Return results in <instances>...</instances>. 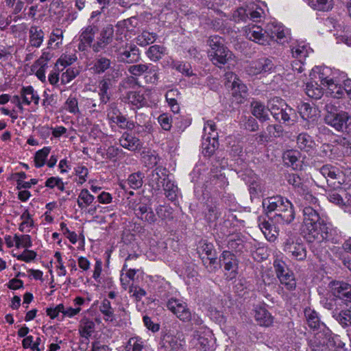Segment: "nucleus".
<instances>
[{
  "label": "nucleus",
  "mask_w": 351,
  "mask_h": 351,
  "mask_svg": "<svg viewBox=\"0 0 351 351\" xmlns=\"http://www.w3.org/2000/svg\"><path fill=\"white\" fill-rule=\"evenodd\" d=\"M144 178V173L143 172L138 171L130 174L126 182L130 188L133 189H138L143 185Z\"/></svg>",
  "instance_id": "09e8293b"
},
{
  "label": "nucleus",
  "mask_w": 351,
  "mask_h": 351,
  "mask_svg": "<svg viewBox=\"0 0 351 351\" xmlns=\"http://www.w3.org/2000/svg\"><path fill=\"white\" fill-rule=\"evenodd\" d=\"M282 104H286V103L282 99L277 97L271 98L268 101L267 110L275 119H278L280 109L283 107Z\"/></svg>",
  "instance_id": "49530a36"
},
{
  "label": "nucleus",
  "mask_w": 351,
  "mask_h": 351,
  "mask_svg": "<svg viewBox=\"0 0 351 351\" xmlns=\"http://www.w3.org/2000/svg\"><path fill=\"white\" fill-rule=\"evenodd\" d=\"M305 93L309 97L314 99H319L323 95L322 88L317 84V82L306 83Z\"/></svg>",
  "instance_id": "37998d69"
},
{
  "label": "nucleus",
  "mask_w": 351,
  "mask_h": 351,
  "mask_svg": "<svg viewBox=\"0 0 351 351\" xmlns=\"http://www.w3.org/2000/svg\"><path fill=\"white\" fill-rule=\"evenodd\" d=\"M291 51L292 56L294 58L303 60L311 52V48L304 44H298L296 45L292 46Z\"/></svg>",
  "instance_id": "79ce46f5"
},
{
  "label": "nucleus",
  "mask_w": 351,
  "mask_h": 351,
  "mask_svg": "<svg viewBox=\"0 0 351 351\" xmlns=\"http://www.w3.org/2000/svg\"><path fill=\"white\" fill-rule=\"evenodd\" d=\"M124 99L125 102L136 108H140L147 104V101L143 94L139 91H129Z\"/></svg>",
  "instance_id": "c756f323"
},
{
  "label": "nucleus",
  "mask_w": 351,
  "mask_h": 351,
  "mask_svg": "<svg viewBox=\"0 0 351 351\" xmlns=\"http://www.w3.org/2000/svg\"><path fill=\"white\" fill-rule=\"evenodd\" d=\"M168 170L162 166H158L151 173L149 183L155 191H160L162 184L169 179Z\"/></svg>",
  "instance_id": "dca6fc26"
},
{
  "label": "nucleus",
  "mask_w": 351,
  "mask_h": 351,
  "mask_svg": "<svg viewBox=\"0 0 351 351\" xmlns=\"http://www.w3.org/2000/svg\"><path fill=\"white\" fill-rule=\"evenodd\" d=\"M76 60L77 56L75 54H63L57 60L55 67L57 68L58 71H60L59 65L62 66L63 68L61 69V71H62L64 68L72 64Z\"/></svg>",
  "instance_id": "4d7b16f0"
},
{
  "label": "nucleus",
  "mask_w": 351,
  "mask_h": 351,
  "mask_svg": "<svg viewBox=\"0 0 351 351\" xmlns=\"http://www.w3.org/2000/svg\"><path fill=\"white\" fill-rule=\"evenodd\" d=\"M251 245L252 243L247 242L245 238L240 234L231 235L227 243L229 250L239 254L247 252Z\"/></svg>",
  "instance_id": "a211bd4d"
},
{
  "label": "nucleus",
  "mask_w": 351,
  "mask_h": 351,
  "mask_svg": "<svg viewBox=\"0 0 351 351\" xmlns=\"http://www.w3.org/2000/svg\"><path fill=\"white\" fill-rule=\"evenodd\" d=\"M283 107L280 108L278 119L276 121L285 123L287 125H292L296 122L297 113L295 109L286 104H282Z\"/></svg>",
  "instance_id": "a878e982"
},
{
  "label": "nucleus",
  "mask_w": 351,
  "mask_h": 351,
  "mask_svg": "<svg viewBox=\"0 0 351 351\" xmlns=\"http://www.w3.org/2000/svg\"><path fill=\"white\" fill-rule=\"evenodd\" d=\"M304 193H299L298 194L301 195L303 199L305 201V204H309L308 206H312L313 207H317V202L318 199L315 197L308 190V188L306 186L304 188Z\"/></svg>",
  "instance_id": "e2e57ef3"
},
{
  "label": "nucleus",
  "mask_w": 351,
  "mask_h": 351,
  "mask_svg": "<svg viewBox=\"0 0 351 351\" xmlns=\"http://www.w3.org/2000/svg\"><path fill=\"white\" fill-rule=\"evenodd\" d=\"M119 144L123 148L132 152L140 150L143 147L139 138L127 132H123L120 137Z\"/></svg>",
  "instance_id": "b1692460"
},
{
  "label": "nucleus",
  "mask_w": 351,
  "mask_h": 351,
  "mask_svg": "<svg viewBox=\"0 0 351 351\" xmlns=\"http://www.w3.org/2000/svg\"><path fill=\"white\" fill-rule=\"evenodd\" d=\"M252 113L260 121L264 122L269 119L267 106L258 101H252L251 104Z\"/></svg>",
  "instance_id": "7c9ffc66"
},
{
  "label": "nucleus",
  "mask_w": 351,
  "mask_h": 351,
  "mask_svg": "<svg viewBox=\"0 0 351 351\" xmlns=\"http://www.w3.org/2000/svg\"><path fill=\"white\" fill-rule=\"evenodd\" d=\"M304 232L308 242L321 243L324 241H332L336 230L332 228V224L324 220L319 225L316 223L311 228L304 230Z\"/></svg>",
  "instance_id": "39448f33"
},
{
  "label": "nucleus",
  "mask_w": 351,
  "mask_h": 351,
  "mask_svg": "<svg viewBox=\"0 0 351 351\" xmlns=\"http://www.w3.org/2000/svg\"><path fill=\"white\" fill-rule=\"evenodd\" d=\"M298 112L301 117L307 121V128L313 125L319 117L318 110L308 103H302L298 106Z\"/></svg>",
  "instance_id": "6ab92c4d"
},
{
  "label": "nucleus",
  "mask_w": 351,
  "mask_h": 351,
  "mask_svg": "<svg viewBox=\"0 0 351 351\" xmlns=\"http://www.w3.org/2000/svg\"><path fill=\"white\" fill-rule=\"evenodd\" d=\"M162 187L168 199L173 202L177 199L178 188L173 181L171 180L169 178L167 179L162 184Z\"/></svg>",
  "instance_id": "ea45409f"
},
{
  "label": "nucleus",
  "mask_w": 351,
  "mask_h": 351,
  "mask_svg": "<svg viewBox=\"0 0 351 351\" xmlns=\"http://www.w3.org/2000/svg\"><path fill=\"white\" fill-rule=\"evenodd\" d=\"M318 71H313V76L315 79H318V81L320 82L321 84L326 86L328 83L331 82L332 80V77H330L327 75V73L329 72V69L326 68L323 69H317Z\"/></svg>",
  "instance_id": "052dcab7"
},
{
  "label": "nucleus",
  "mask_w": 351,
  "mask_h": 351,
  "mask_svg": "<svg viewBox=\"0 0 351 351\" xmlns=\"http://www.w3.org/2000/svg\"><path fill=\"white\" fill-rule=\"evenodd\" d=\"M119 61L124 63L137 62L141 59L139 49L134 44L126 43L125 47L117 49Z\"/></svg>",
  "instance_id": "9d476101"
},
{
  "label": "nucleus",
  "mask_w": 351,
  "mask_h": 351,
  "mask_svg": "<svg viewBox=\"0 0 351 351\" xmlns=\"http://www.w3.org/2000/svg\"><path fill=\"white\" fill-rule=\"evenodd\" d=\"M304 315L306 319L308 326L313 329H318L322 327V324L319 321L317 313L311 308L305 309Z\"/></svg>",
  "instance_id": "de8ad7c7"
},
{
  "label": "nucleus",
  "mask_w": 351,
  "mask_h": 351,
  "mask_svg": "<svg viewBox=\"0 0 351 351\" xmlns=\"http://www.w3.org/2000/svg\"><path fill=\"white\" fill-rule=\"evenodd\" d=\"M167 308L182 322L191 319V313L186 302L176 298H171L167 303Z\"/></svg>",
  "instance_id": "9b49d317"
},
{
  "label": "nucleus",
  "mask_w": 351,
  "mask_h": 351,
  "mask_svg": "<svg viewBox=\"0 0 351 351\" xmlns=\"http://www.w3.org/2000/svg\"><path fill=\"white\" fill-rule=\"evenodd\" d=\"M324 219H322L317 210V207L312 206H306L303 209V231L311 228V226L320 222Z\"/></svg>",
  "instance_id": "f3484780"
},
{
  "label": "nucleus",
  "mask_w": 351,
  "mask_h": 351,
  "mask_svg": "<svg viewBox=\"0 0 351 351\" xmlns=\"http://www.w3.org/2000/svg\"><path fill=\"white\" fill-rule=\"evenodd\" d=\"M322 327L321 330L315 333L313 339L317 341V343H321L328 348L331 330L326 328L324 324H322Z\"/></svg>",
  "instance_id": "8fccbe9b"
},
{
  "label": "nucleus",
  "mask_w": 351,
  "mask_h": 351,
  "mask_svg": "<svg viewBox=\"0 0 351 351\" xmlns=\"http://www.w3.org/2000/svg\"><path fill=\"white\" fill-rule=\"evenodd\" d=\"M163 346L169 351H182L183 350L184 341L178 337L165 335L163 337Z\"/></svg>",
  "instance_id": "2f4dec72"
},
{
  "label": "nucleus",
  "mask_w": 351,
  "mask_h": 351,
  "mask_svg": "<svg viewBox=\"0 0 351 351\" xmlns=\"http://www.w3.org/2000/svg\"><path fill=\"white\" fill-rule=\"evenodd\" d=\"M258 222L260 229L267 239L269 241H274L278 236L276 228L264 218L258 217Z\"/></svg>",
  "instance_id": "cd10ccee"
},
{
  "label": "nucleus",
  "mask_w": 351,
  "mask_h": 351,
  "mask_svg": "<svg viewBox=\"0 0 351 351\" xmlns=\"http://www.w3.org/2000/svg\"><path fill=\"white\" fill-rule=\"evenodd\" d=\"M325 87H327L328 93L334 98L339 99L346 95V92L344 90L345 80L343 84H339L332 79Z\"/></svg>",
  "instance_id": "473e14b6"
},
{
  "label": "nucleus",
  "mask_w": 351,
  "mask_h": 351,
  "mask_svg": "<svg viewBox=\"0 0 351 351\" xmlns=\"http://www.w3.org/2000/svg\"><path fill=\"white\" fill-rule=\"evenodd\" d=\"M231 94L237 104H241L248 96L247 87L239 80L230 89Z\"/></svg>",
  "instance_id": "bb28decb"
},
{
  "label": "nucleus",
  "mask_w": 351,
  "mask_h": 351,
  "mask_svg": "<svg viewBox=\"0 0 351 351\" xmlns=\"http://www.w3.org/2000/svg\"><path fill=\"white\" fill-rule=\"evenodd\" d=\"M315 145L313 138L307 133H301L297 137V146L302 151L308 152L313 149Z\"/></svg>",
  "instance_id": "72a5a7b5"
},
{
  "label": "nucleus",
  "mask_w": 351,
  "mask_h": 351,
  "mask_svg": "<svg viewBox=\"0 0 351 351\" xmlns=\"http://www.w3.org/2000/svg\"><path fill=\"white\" fill-rule=\"evenodd\" d=\"M332 295L345 303H351V285L343 281H334L330 283Z\"/></svg>",
  "instance_id": "2eb2a0df"
},
{
  "label": "nucleus",
  "mask_w": 351,
  "mask_h": 351,
  "mask_svg": "<svg viewBox=\"0 0 351 351\" xmlns=\"http://www.w3.org/2000/svg\"><path fill=\"white\" fill-rule=\"evenodd\" d=\"M252 176H248V179L243 178L249 185V191L251 197H256L262 191V186L261 180L252 173H250Z\"/></svg>",
  "instance_id": "c9c22d12"
},
{
  "label": "nucleus",
  "mask_w": 351,
  "mask_h": 351,
  "mask_svg": "<svg viewBox=\"0 0 351 351\" xmlns=\"http://www.w3.org/2000/svg\"><path fill=\"white\" fill-rule=\"evenodd\" d=\"M14 241L15 246L17 248L25 247V249H27L31 247L32 245L31 237L29 234H23L21 236L15 234Z\"/></svg>",
  "instance_id": "bf43d9fd"
},
{
  "label": "nucleus",
  "mask_w": 351,
  "mask_h": 351,
  "mask_svg": "<svg viewBox=\"0 0 351 351\" xmlns=\"http://www.w3.org/2000/svg\"><path fill=\"white\" fill-rule=\"evenodd\" d=\"M262 205L268 217L274 212V215L269 218L276 223L288 225L295 219L293 205L287 198L281 195L265 198L263 199Z\"/></svg>",
  "instance_id": "f03ea898"
},
{
  "label": "nucleus",
  "mask_w": 351,
  "mask_h": 351,
  "mask_svg": "<svg viewBox=\"0 0 351 351\" xmlns=\"http://www.w3.org/2000/svg\"><path fill=\"white\" fill-rule=\"evenodd\" d=\"M143 158L145 166L149 168L156 166L160 160L159 156L155 153H147Z\"/></svg>",
  "instance_id": "0e129e2a"
},
{
  "label": "nucleus",
  "mask_w": 351,
  "mask_h": 351,
  "mask_svg": "<svg viewBox=\"0 0 351 351\" xmlns=\"http://www.w3.org/2000/svg\"><path fill=\"white\" fill-rule=\"evenodd\" d=\"M80 73L77 68H68L65 72L62 74L61 80L63 84H66L73 80Z\"/></svg>",
  "instance_id": "69168bd1"
},
{
  "label": "nucleus",
  "mask_w": 351,
  "mask_h": 351,
  "mask_svg": "<svg viewBox=\"0 0 351 351\" xmlns=\"http://www.w3.org/2000/svg\"><path fill=\"white\" fill-rule=\"evenodd\" d=\"M20 95L23 104L29 105L32 101L38 105L40 97L32 86H23L20 90Z\"/></svg>",
  "instance_id": "c85d7f7f"
},
{
  "label": "nucleus",
  "mask_w": 351,
  "mask_h": 351,
  "mask_svg": "<svg viewBox=\"0 0 351 351\" xmlns=\"http://www.w3.org/2000/svg\"><path fill=\"white\" fill-rule=\"evenodd\" d=\"M266 130L269 138H279L282 136L284 129L280 124L269 125Z\"/></svg>",
  "instance_id": "680f3d73"
},
{
  "label": "nucleus",
  "mask_w": 351,
  "mask_h": 351,
  "mask_svg": "<svg viewBox=\"0 0 351 351\" xmlns=\"http://www.w3.org/2000/svg\"><path fill=\"white\" fill-rule=\"evenodd\" d=\"M244 31L247 38L263 45H271L273 41L280 44L287 41L285 27L274 22L267 24L265 29L253 25L246 27Z\"/></svg>",
  "instance_id": "7ed1b4c3"
},
{
  "label": "nucleus",
  "mask_w": 351,
  "mask_h": 351,
  "mask_svg": "<svg viewBox=\"0 0 351 351\" xmlns=\"http://www.w3.org/2000/svg\"><path fill=\"white\" fill-rule=\"evenodd\" d=\"M99 311L104 315L105 320L112 322L114 319V309L108 299L103 300L99 306Z\"/></svg>",
  "instance_id": "603ef678"
},
{
  "label": "nucleus",
  "mask_w": 351,
  "mask_h": 351,
  "mask_svg": "<svg viewBox=\"0 0 351 351\" xmlns=\"http://www.w3.org/2000/svg\"><path fill=\"white\" fill-rule=\"evenodd\" d=\"M283 251L291 258L298 261H304L306 258V249L302 243L287 239L283 243Z\"/></svg>",
  "instance_id": "1a4fd4ad"
},
{
  "label": "nucleus",
  "mask_w": 351,
  "mask_h": 351,
  "mask_svg": "<svg viewBox=\"0 0 351 351\" xmlns=\"http://www.w3.org/2000/svg\"><path fill=\"white\" fill-rule=\"evenodd\" d=\"M274 68V64L271 59L261 58L252 61L250 64L248 71L252 75H257L271 71Z\"/></svg>",
  "instance_id": "aec40b11"
},
{
  "label": "nucleus",
  "mask_w": 351,
  "mask_h": 351,
  "mask_svg": "<svg viewBox=\"0 0 351 351\" xmlns=\"http://www.w3.org/2000/svg\"><path fill=\"white\" fill-rule=\"evenodd\" d=\"M157 38V34L154 32L143 31L136 38V43L142 47L153 43Z\"/></svg>",
  "instance_id": "3c124183"
},
{
  "label": "nucleus",
  "mask_w": 351,
  "mask_h": 351,
  "mask_svg": "<svg viewBox=\"0 0 351 351\" xmlns=\"http://www.w3.org/2000/svg\"><path fill=\"white\" fill-rule=\"evenodd\" d=\"M332 317L343 326L347 327L348 326H351V322L350 319L348 317L349 316L348 309L343 310L341 311H333L332 312Z\"/></svg>",
  "instance_id": "864d4df0"
},
{
  "label": "nucleus",
  "mask_w": 351,
  "mask_h": 351,
  "mask_svg": "<svg viewBox=\"0 0 351 351\" xmlns=\"http://www.w3.org/2000/svg\"><path fill=\"white\" fill-rule=\"evenodd\" d=\"M112 64L113 62L110 58L99 55L90 63V70L96 75H101L105 73L108 75V72L110 71H112V73H114L116 71L113 68Z\"/></svg>",
  "instance_id": "4468645a"
},
{
  "label": "nucleus",
  "mask_w": 351,
  "mask_h": 351,
  "mask_svg": "<svg viewBox=\"0 0 351 351\" xmlns=\"http://www.w3.org/2000/svg\"><path fill=\"white\" fill-rule=\"evenodd\" d=\"M319 173L326 179L329 186L332 187L334 189L341 188V171L339 169L331 165H323L319 169Z\"/></svg>",
  "instance_id": "ddd939ff"
},
{
  "label": "nucleus",
  "mask_w": 351,
  "mask_h": 351,
  "mask_svg": "<svg viewBox=\"0 0 351 351\" xmlns=\"http://www.w3.org/2000/svg\"><path fill=\"white\" fill-rule=\"evenodd\" d=\"M158 66H153L151 64H138L130 66L128 71L135 76H140L143 73L152 74V79L153 78L154 81H157L158 80Z\"/></svg>",
  "instance_id": "4be33fe9"
},
{
  "label": "nucleus",
  "mask_w": 351,
  "mask_h": 351,
  "mask_svg": "<svg viewBox=\"0 0 351 351\" xmlns=\"http://www.w3.org/2000/svg\"><path fill=\"white\" fill-rule=\"evenodd\" d=\"M197 253L199 258L206 256H213L217 255L215 247L212 243L208 242L206 240L199 241L197 247Z\"/></svg>",
  "instance_id": "c03bdc74"
},
{
  "label": "nucleus",
  "mask_w": 351,
  "mask_h": 351,
  "mask_svg": "<svg viewBox=\"0 0 351 351\" xmlns=\"http://www.w3.org/2000/svg\"><path fill=\"white\" fill-rule=\"evenodd\" d=\"M29 33L31 47H40L44 38V32L43 30L38 26H32Z\"/></svg>",
  "instance_id": "f704fd0d"
},
{
  "label": "nucleus",
  "mask_w": 351,
  "mask_h": 351,
  "mask_svg": "<svg viewBox=\"0 0 351 351\" xmlns=\"http://www.w3.org/2000/svg\"><path fill=\"white\" fill-rule=\"evenodd\" d=\"M328 114L324 117L325 123L335 128L337 131L340 132L343 128L342 121L346 119V111H337L336 107L330 104H327L325 106Z\"/></svg>",
  "instance_id": "f8f14e48"
},
{
  "label": "nucleus",
  "mask_w": 351,
  "mask_h": 351,
  "mask_svg": "<svg viewBox=\"0 0 351 351\" xmlns=\"http://www.w3.org/2000/svg\"><path fill=\"white\" fill-rule=\"evenodd\" d=\"M233 19L235 22H245L249 19L248 8H239L232 14Z\"/></svg>",
  "instance_id": "774afa93"
},
{
  "label": "nucleus",
  "mask_w": 351,
  "mask_h": 351,
  "mask_svg": "<svg viewBox=\"0 0 351 351\" xmlns=\"http://www.w3.org/2000/svg\"><path fill=\"white\" fill-rule=\"evenodd\" d=\"M134 212L135 215L143 221L149 223H154L156 217L151 207L145 203H138L134 206Z\"/></svg>",
  "instance_id": "5701e85b"
},
{
  "label": "nucleus",
  "mask_w": 351,
  "mask_h": 351,
  "mask_svg": "<svg viewBox=\"0 0 351 351\" xmlns=\"http://www.w3.org/2000/svg\"><path fill=\"white\" fill-rule=\"evenodd\" d=\"M206 208L205 210V219L208 223H214L221 215L219 208L216 203H206Z\"/></svg>",
  "instance_id": "58836bf2"
},
{
  "label": "nucleus",
  "mask_w": 351,
  "mask_h": 351,
  "mask_svg": "<svg viewBox=\"0 0 351 351\" xmlns=\"http://www.w3.org/2000/svg\"><path fill=\"white\" fill-rule=\"evenodd\" d=\"M204 266L209 273H215L217 270V255L213 256H204L200 258Z\"/></svg>",
  "instance_id": "5fc2aeb1"
},
{
  "label": "nucleus",
  "mask_w": 351,
  "mask_h": 351,
  "mask_svg": "<svg viewBox=\"0 0 351 351\" xmlns=\"http://www.w3.org/2000/svg\"><path fill=\"white\" fill-rule=\"evenodd\" d=\"M119 73L118 72H115L114 73H111L106 75V77L102 79L99 82V95L100 101L102 104H107L110 99V95L109 93L110 89V81L111 79H115L118 77Z\"/></svg>",
  "instance_id": "412c9836"
},
{
  "label": "nucleus",
  "mask_w": 351,
  "mask_h": 351,
  "mask_svg": "<svg viewBox=\"0 0 351 351\" xmlns=\"http://www.w3.org/2000/svg\"><path fill=\"white\" fill-rule=\"evenodd\" d=\"M158 121L163 130L166 131L171 130L172 126V118L169 114L163 113L160 114L158 118Z\"/></svg>",
  "instance_id": "338daca9"
},
{
  "label": "nucleus",
  "mask_w": 351,
  "mask_h": 351,
  "mask_svg": "<svg viewBox=\"0 0 351 351\" xmlns=\"http://www.w3.org/2000/svg\"><path fill=\"white\" fill-rule=\"evenodd\" d=\"M145 341L141 337L136 336L129 339L125 346V351H145Z\"/></svg>",
  "instance_id": "a19ab883"
},
{
  "label": "nucleus",
  "mask_w": 351,
  "mask_h": 351,
  "mask_svg": "<svg viewBox=\"0 0 351 351\" xmlns=\"http://www.w3.org/2000/svg\"><path fill=\"white\" fill-rule=\"evenodd\" d=\"M223 39L219 36H211L208 40L210 47L208 56L213 64L221 67L232 58V53L224 45Z\"/></svg>",
  "instance_id": "20e7f679"
},
{
  "label": "nucleus",
  "mask_w": 351,
  "mask_h": 351,
  "mask_svg": "<svg viewBox=\"0 0 351 351\" xmlns=\"http://www.w3.org/2000/svg\"><path fill=\"white\" fill-rule=\"evenodd\" d=\"M287 181L293 186L295 191L299 193H304V188L307 186L304 183L303 180L296 173H289L287 176Z\"/></svg>",
  "instance_id": "a18cd8bd"
},
{
  "label": "nucleus",
  "mask_w": 351,
  "mask_h": 351,
  "mask_svg": "<svg viewBox=\"0 0 351 351\" xmlns=\"http://www.w3.org/2000/svg\"><path fill=\"white\" fill-rule=\"evenodd\" d=\"M204 130L205 133L208 132V135L206 138L204 137L202 153L206 156H210L218 147L215 123L213 121H208L204 125Z\"/></svg>",
  "instance_id": "0eeeda50"
},
{
  "label": "nucleus",
  "mask_w": 351,
  "mask_h": 351,
  "mask_svg": "<svg viewBox=\"0 0 351 351\" xmlns=\"http://www.w3.org/2000/svg\"><path fill=\"white\" fill-rule=\"evenodd\" d=\"M253 311L254 319L258 325L268 327L272 324L274 318L265 306H256Z\"/></svg>",
  "instance_id": "393cba45"
},
{
  "label": "nucleus",
  "mask_w": 351,
  "mask_h": 351,
  "mask_svg": "<svg viewBox=\"0 0 351 351\" xmlns=\"http://www.w3.org/2000/svg\"><path fill=\"white\" fill-rule=\"evenodd\" d=\"M50 148L48 147H45L42 149H40L38 152H36L34 156V162L35 166L37 168H40L45 165L46 158L48 156Z\"/></svg>",
  "instance_id": "6e6d98bb"
},
{
  "label": "nucleus",
  "mask_w": 351,
  "mask_h": 351,
  "mask_svg": "<svg viewBox=\"0 0 351 351\" xmlns=\"http://www.w3.org/2000/svg\"><path fill=\"white\" fill-rule=\"evenodd\" d=\"M78 330L80 336L91 337L95 330V324L89 319H82L80 322Z\"/></svg>",
  "instance_id": "4c0bfd02"
},
{
  "label": "nucleus",
  "mask_w": 351,
  "mask_h": 351,
  "mask_svg": "<svg viewBox=\"0 0 351 351\" xmlns=\"http://www.w3.org/2000/svg\"><path fill=\"white\" fill-rule=\"evenodd\" d=\"M114 38V27L107 25L100 32L97 25L93 23L83 27L79 35L78 49L80 51H87L91 48L94 53L105 51Z\"/></svg>",
  "instance_id": "f257e3e1"
},
{
  "label": "nucleus",
  "mask_w": 351,
  "mask_h": 351,
  "mask_svg": "<svg viewBox=\"0 0 351 351\" xmlns=\"http://www.w3.org/2000/svg\"><path fill=\"white\" fill-rule=\"evenodd\" d=\"M219 263L223 267L226 279L232 280L237 276L239 261L229 250H224L219 256Z\"/></svg>",
  "instance_id": "6e6552de"
},
{
  "label": "nucleus",
  "mask_w": 351,
  "mask_h": 351,
  "mask_svg": "<svg viewBox=\"0 0 351 351\" xmlns=\"http://www.w3.org/2000/svg\"><path fill=\"white\" fill-rule=\"evenodd\" d=\"M172 210L170 206L160 205L156 208V212L162 220L170 221L173 218Z\"/></svg>",
  "instance_id": "13d9d810"
},
{
  "label": "nucleus",
  "mask_w": 351,
  "mask_h": 351,
  "mask_svg": "<svg viewBox=\"0 0 351 351\" xmlns=\"http://www.w3.org/2000/svg\"><path fill=\"white\" fill-rule=\"evenodd\" d=\"M273 266L276 277L286 289L293 291L296 288V280L293 271L289 267L282 258H276Z\"/></svg>",
  "instance_id": "423d86ee"
},
{
  "label": "nucleus",
  "mask_w": 351,
  "mask_h": 351,
  "mask_svg": "<svg viewBox=\"0 0 351 351\" xmlns=\"http://www.w3.org/2000/svg\"><path fill=\"white\" fill-rule=\"evenodd\" d=\"M145 53L150 60L157 62L166 54V48L159 45H152L148 48Z\"/></svg>",
  "instance_id": "e433bc0d"
}]
</instances>
